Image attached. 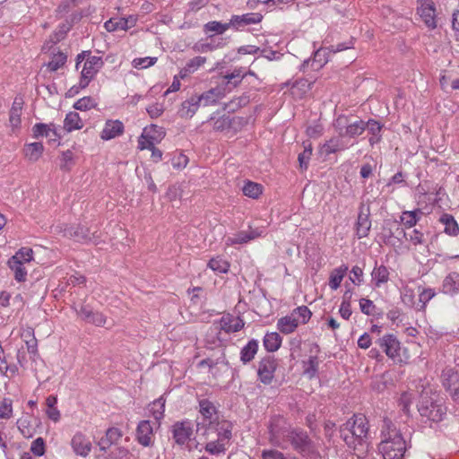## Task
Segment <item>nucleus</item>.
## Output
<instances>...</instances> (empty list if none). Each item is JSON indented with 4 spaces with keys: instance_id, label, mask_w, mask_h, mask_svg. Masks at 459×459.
<instances>
[{
    "instance_id": "obj_1",
    "label": "nucleus",
    "mask_w": 459,
    "mask_h": 459,
    "mask_svg": "<svg viewBox=\"0 0 459 459\" xmlns=\"http://www.w3.org/2000/svg\"><path fill=\"white\" fill-rule=\"evenodd\" d=\"M202 420L197 422V434L204 439V449L211 455H224L230 446L232 424L220 420L214 404L206 400L199 402Z\"/></svg>"
},
{
    "instance_id": "obj_2",
    "label": "nucleus",
    "mask_w": 459,
    "mask_h": 459,
    "mask_svg": "<svg viewBox=\"0 0 459 459\" xmlns=\"http://www.w3.org/2000/svg\"><path fill=\"white\" fill-rule=\"evenodd\" d=\"M284 420L281 417H277L272 420L270 423V442L275 446L285 447V445L281 442V437H287L288 441L290 442L293 448L300 453L303 456H307L308 459H319L320 455L307 434L304 431L298 430H283L281 424Z\"/></svg>"
},
{
    "instance_id": "obj_3",
    "label": "nucleus",
    "mask_w": 459,
    "mask_h": 459,
    "mask_svg": "<svg viewBox=\"0 0 459 459\" xmlns=\"http://www.w3.org/2000/svg\"><path fill=\"white\" fill-rule=\"evenodd\" d=\"M341 437L358 458H364L368 451V422L363 414H355L340 428Z\"/></svg>"
},
{
    "instance_id": "obj_4",
    "label": "nucleus",
    "mask_w": 459,
    "mask_h": 459,
    "mask_svg": "<svg viewBox=\"0 0 459 459\" xmlns=\"http://www.w3.org/2000/svg\"><path fill=\"white\" fill-rule=\"evenodd\" d=\"M381 442L378 449L384 459H403L406 452V443L400 430L389 419H384L381 427Z\"/></svg>"
},
{
    "instance_id": "obj_5",
    "label": "nucleus",
    "mask_w": 459,
    "mask_h": 459,
    "mask_svg": "<svg viewBox=\"0 0 459 459\" xmlns=\"http://www.w3.org/2000/svg\"><path fill=\"white\" fill-rule=\"evenodd\" d=\"M418 411L422 419L430 422H440L446 415L444 399L437 393L423 390L418 403Z\"/></svg>"
},
{
    "instance_id": "obj_6",
    "label": "nucleus",
    "mask_w": 459,
    "mask_h": 459,
    "mask_svg": "<svg viewBox=\"0 0 459 459\" xmlns=\"http://www.w3.org/2000/svg\"><path fill=\"white\" fill-rule=\"evenodd\" d=\"M82 61H84V63L81 72L79 86L84 89L102 67L103 61L100 56H91L90 52H82L79 54L76 58L77 70L80 68V65Z\"/></svg>"
},
{
    "instance_id": "obj_7",
    "label": "nucleus",
    "mask_w": 459,
    "mask_h": 459,
    "mask_svg": "<svg viewBox=\"0 0 459 459\" xmlns=\"http://www.w3.org/2000/svg\"><path fill=\"white\" fill-rule=\"evenodd\" d=\"M311 316L312 313L307 306L298 307L290 315L278 320L277 329L283 334L292 333L299 325L307 324Z\"/></svg>"
},
{
    "instance_id": "obj_8",
    "label": "nucleus",
    "mask_w": 459,
    "mask_h": 459,
    "mask_svg": "<svg viewBox=\"0 0 459 459\" xmlns=\"http://www.w3.org/2000/svg\"><path fill=\"white\" fill-rule=\"evenodd\" d=\"M56 230L63 233V236L68 238L74 239L78 242H92L94 244L98 243L100 235L98 230H94L91 232L90 228H87L82 224L76 225H57L56 227Z\"/></svg>"
},
{
    "instance_id": "obj_9",
    "label": "nucleus",
    "mask_w": 459,
    "mask_h": 459,
    "mask_svg": "<svg viewBox=\"0 0 459 459\" xmlns=\"http://www.w3.org/2000/svg\"><path fill=\"white\" fill-rule=\"evenodd\" d=\"M376 343L385 354L395 363H406L400 355L401 343L392 333H387L378 338Z\"/></svg>"
},
{
    "instance_id": "obj_10",
    "label": "nucleus",
    "mask_w": 459,
    "mask_h": 459,
    "mask_svg": "<svg viewBox=\"0 0 459 459\" xmlns=\"http://www.w3.org/2000/svg\"><path fill=\"white\" fill-rule=\"evenodd\" d=\"M166 132L163 127L151 125L143 128L138 138V149L143 151L160 143L165 137Z\"/></svg>"
},
{
    "instance_id": "obj_11",
    "label": "nucleus",
    "mask_w": 459,
    "mask_h": 459,
    "mask_svg": "<svg viewBox=\"0 0 459 459\" xmlns=\"http://www.w3.org/2000/svg\"><path fill=\"white\" fill-rule=\"evenodd\" d=\"M333 126L340 136L347 135L356 137L363 134L367 125L366 122L361 119L349 122L345 116H340L335 120Z\"/></svg>"
},
{
    "instance_id": "obj_12",
    "label": "nucleus",
    "mask_w": 459,
    "mask_h": 459,
    "mask_svg": "<svg viewBox=\"0 0 459 459\" xmlns=\"http://www.w3.org/2000/svg\"><path fill=\"white\" fill-rule=\"evenodd\" d=\"M277 360L273 356H266L259 361L258 365V378L264 384L269 385L274 377V372L277 368Z\"/></svg>"
},
{
    "instance_id": "obj_13",
    "label": "nucleus",
    "mask_w": 459,
    "mask_h": 459,
    "mask_svg": "<svg viewBox=\"0 0 459 459\" xmlns=\"http://www.w3.org/2000/svg\"><path fill=\"white\" fill-rule=\"evenodd\" d=\"M70 445L74 453L82 457H87L92 448L90 437L82 431L75 432L71 439Z\"/></svg>"
},
{
    "instance_id": "obj_14",
    "label": "nucleus",
    "mask_w": 459,
    "mask_h": 459,
    "mask_svg": "<svg viewBox=\"0 0 459 459\" xmlns=\"http://www.w3.org/2000/svg\"><path fill=\"white\" fill-rule=\"evenodd\" d=\"M122 436L123 433L119 429L115 427L108 429L105 436L102 437L97 444L100 452V456H103L110 451L112 446H116Z\"/></svg>"
},
{
    "instance_id": "obj_15",
    "label": "nucleus",
    "mask_w": 459,
    "mask_h": 459,
    "mask_svg": "<svg viewBox=\"0 0 459 459\" xmlns=\"http://www.w3.org/2000/svg\"><path fill=\"white\" fill-rule=\"evenodd\" d=\"M418 13L429 29L433 30L437 27L436 7L431 0H420Z\"/></svg>"
},
{
    "instance_id": "obj_16",
    "label": "nucleus",
    "mask_w": 459,
    "mask_h": 459,
    "mask_svg": "<svg viewBox=\"0 0 459 459\" xmlns=\"http://www.w3.org/2000/svg\"><path fill=\"white\" fill-rule=\"evenodd\" d=\"M193 435V425L190 421H178L172 426V436L178 445H185Z\"/></svg>"
},
{
    "instance_id": "obj_17",
    "label": "nucleus",
    "mask_w": 459,
    "mask_h": 459,
    "mask_svg": "<svg viewBox=\"0 0 459 459\" xmlns=\"http://www.w3.org/2000/svg\"><path fill=\"white\" fill-rule=\"evenodd\" d=\"M443 385L451 390L454 401L459 403V375L453 368H446L442 373Z\"/></svg>"
},
{
    "instance_id": "obj_18",
    "label": "nucleus",
    "mask_w": 459,
    "mask_h": 459,
    "mask_svg": "<svg viewBox=\"0 0 459 459\" xmlns=\"http://www.w3.org/2000/svg\"><path fill=\"white\" fill-rule=\"evenodd\" d=\"M153 428L150 420H142L136 429V439L143 446L153 444Z\"/></svg>"
},
{
    "instance_id": "obj_19",
    "label": "nucleus",
    "mask_w": 459,
    "mask_h": 459,
    "mask_svg": "<svg viewBox=\"0 0 459 459\" xmlns=\"http://www.w3.org/2000/svg\"><path fill=\"white\" fill-rule=\"evenodd\" d=\"M125 126L120 120H107L102 131L100 132V138L104 141H108L118 137L124 134Z\"/></svg>"
},
{
    "instance_id": "obj_20",
    "label": "nucleus",
    "mask_w": 459,
    "mask_h": 459,
    "mask_svg": "<svg viewBox=\"0 0 459 459\" xmlns=\"http://www.w3.org/2000/svg\"><path fill=\"white\" fill-rule=\"evenodd\" d=\"M219 324L220 329L227 333L238 332L245 325L243 319H241L239 316H234L230 314L222 316Z\"/></svg>"
},
{
    "instance_id": "obj_21",
    "label": "nucleus",
    "mask_w": 459,
    "mask_h": 459,
    "mask_svg": "<svg viewBox=\"0 0 459 459\" xmlns=\"http://www.w3.org/2000/svg\"><path fill=\"white\" fill-rule=\"evenodd\" d=\"M201 105L200 98H197V95H193L182 102L178 112V116L182 118H191L196 113Z\"/></svg>"
},
{
    "instance_id": "obj_22",
    "label": "nucleus",
    "mask_w": 459,
    "mask_h": 459,
    "mask_svg": "<svg viewBox=\"0 0 459 459\" xmlns=\"http://www.w3.org/2000/svg\"><path fill=\"white\" fill-rule=\"evenodd\" d=\"M23 100L22 98L16 97L13 102L9 112V126L14 132L21 126V116L22 112Z\"/></svg>"
},
{
    "instance_id": "obj_23",
    "label": "nucleus",
    "mask_w": 459,
    "mask_h": 459,
    "mask_svg": "<svg viewBox=\"0 0 459 459\" xmlns=\"http://www.w3.org/2000/svg\"><path fill=\"white\" fill-rule=\"evenodd\" d=\"M260 236L261 232L258 230H251L249 231H239L233 237H228L225 240V244L227 246L244 244Z\"/></svg>"
},
{
    "instance_id": "obj_24",
    "label": "nucleus",
    "mask_w": 459,
    "mask_h": 459,
    "mask_svg": "<svg viewBox=\"0 0 459 459\" xmlns=\"http://www.w3.org/2000/svg\"><path fill=\"white\" fill-rule=\"evenodd\" d=\"M442 291L452 296L459 293V273L451 272L445 277L442 283Z\"/></svg>"
},
{
    "instance_id": "obj_25",
    "label": "nucleus",
    "mask_w": 459,
    "mask_h": 459,
    "mask_svg": "<svg viewBox=\"0 0 459 459\" xmlns=\"http://www.w3.org/2000/svg\"><path fill=\"white\" fill-rule=\"evenodd\" d=\"M371 221L369 220V212H363L360 211L358 216L357 223H356V235L358 238H365L368 235L370 230Z\"/></svg>"
},
{
    "instance_id": "obj_26",
    "label": "nucleus",
    "mask_w": 459,
    "mask_h": 459,
    "mask_svg": "<svg viewBox=\"0 0 459 459\" xmlns=\"http://www.w3.org/2000/svg\"><path fill=\"white\" fill-rule=\"evenodd\" d=\"M347 272L348 266L345 264H342L341 266L331 271L328 281L331 290H336L341 286V283Z\"/></svg>"
},
{
    "instance_id": "obj_27",
    "label": "nucleus",
    "mask_w": 459,
    "mask_h": 459,
    "mask_svg": "<svg viewBox=\"0 0 459 459\" xmlns=\"http://www.w3.org/2000/svg\"><path fill=\"white\" fill-rule=\"evenodd\" d=\"M389 270L386 266L376 265L371 273L372 282L377 287L379 288L383 284H385L389 281Z\"/></svg>"
},
{
    "instance_id": "obj_28",
    "label": "nucleus",
    "mask_w": 459,
    "mask_h": 459,
    "mask_svg": "<svg viewBox=\"0 0 459 459\" xmlns=\"http://www.w3.org/2000/svg\"><path fill=\"white\" fill-rule=\"evenodd\" d=\"M224 96L223 90L221 88H213L201 95H197L200 98V102L204 106L214 105Z\"/></svg>"
},
{
    "instance_id": "obj_29",
    "label": "nucleus",
    "mask_w": 459,
    "mask_h": 459,
    "mask_svg": "<svg viewBox=\"0 0 459 459\" xmlns=\"http://www.w3.org/2000/svg\"><path fill=\"white\" fill-rule=\"evenodd\" d=\"M346 148V144L340 136L333 137L321 146V152L325 155H329L331 153L343 151Z\"/></svg>"
},
{
    "instance_id": "obj_30",
    "label": "nucleus",
    "mask_w": 459,
    "mask_h": 459,
    "mask_svg": "<svg viewBox=\"0 0 459 459\" xmlns=\"http://www.w3.org/2000/svg\"><path fill=\"white\" fill-rule=\"evenodd\" d=\"M83 127V122L77 112H69L64 120L63 129L70 133L74 130H79Z\"/></svg>"
},
{
    "instance_id": "obj_31",
    "label": "nucleus",
    "mask_w": 459,
    "mask_h": 459,
    "mask_svg": "<svg viewBox=\"0 0 459 459\" xmlns=\"http://www.w3.org/2000/svg\"><path fill=\"white\" fill-rule=\"evenodd\" d=\"M44 146L41 143H28L23 148V153L27 160L30 161H37L42 155Z\"/></svg>"
},
{
    "instance_id": "obj_32",
    "label": "nucleus",
    "mask_w": 459,
    "mask_h": 459,
    "mask_svg": "<svg viewBox=\"0 0 459 459\" xmlns=\"http://www.w3.org/2000/svg\"><path fill=\"white\" fill-rule=\"evenodd\" d=\"M206 62V57L204 56H195L190 59L186 65L180 70L179 76L181 78H185L187 75L195 72L199 67L203 66Z\"/></svg>"
},
{
    "instance_id": "obj_33",
    "label": "nucleus",
    "mask_w": 459,
    "mask_h": 459,
    "mask_svg": "<svg viewBox=\"0 0 459 459\" xmlns=\"http://www.w3.org/2000/svg\"><path fill=\"white\" fill-rule=\"evenodd\" d=\"M258 351V342L255 340H251L244 346L240 351V359L244 364L250 362Z\"/></svg>"
},
{
    "instance_id": "obj_34",
    "label": "nucleus",
    "mask_w": 459,
    "mask_h": 459,
    "mask_svg": "<svg viewBox=\"0 0 459 459\" xmlns=\"http://www.w3.org/2000/svg\"><path fill=\"white\" fill-rule=\"evenodd\" d=\"M439 221L445 225V232L446 234L450 236H457L459 234L458 223L451 214L444 213Z\"/></svg>"
},
{
    "instance_id": "obj_35",
    "label": "nucleus",
    "mask_w": 459,
    "mask_h": 459,
    "mask_svg": "<svg viewBox=\"0 0 459 459\" xmlns=\"http://www.w3.org/2000/svg\"><path fill=\"white\" fill-rule=\"evenodd\" d=\"M8 266L13 272L14 279L19 282H23L27 278V270L24 264L14 259L8 260Z\"/></svg>"
},
{
    "instance_id": "obj_36",
    "label": "nucleus",
    "mask_w": 459,
    "mask_h": 459,
    "mask_svg": "<svg viewBox=\"0 0 459 459\" xmlns=\"http://www.w3.org/2000/svg\"><path fill=\"white\" fill-rule=\"evenodd\" d=\"M56 403H57L56 396L49 395L47 397V399H46V405H47L46 414L51 420H53L55 422H57L61 417L60 411L56 407Z\"/></svg>"
},
{
    "instance_id": "obj_37",
    "label": "nucleus",
    "mask_w": 459,
    "mask_h": 459,
    "mask_svg": "<svg viewBox=\"0 0 459 459\" xmlns=\"http://www.w3.org/2000/svg\"><path fill=\"white\" fill-rule=\"evenodd\" d=\"M281 337L277 333H268L264 338V349L270 352L276 351L281 344Z\"/></svg>"
},
{
    "instance_id": "obj_38",
    "label": "nucleus",
    "mask_w": 459,
    "mask_h": 459,
    "mask_svg": "<svg viewBox=\"0 0 459 459\" xmlns=\"http://www.w3.org/2000/svg\"><path fill=\"white\" fill-rule=\"evenodd\" d=\"M13 416V400L4 397L0 402V419L8 420Z\"/></svg>"
},
{
    "instance_id": "obj_39",
    "label": "nucleus",
    "mask_w": 459,
    "mask_h": 459,
    "mask_svg": "<svg viewBox=\"0 0 459 459\" xmlns=\"http://www.w3.org/2000/svg\"><path fill=\"white\" fill-rule=\"evenodd\" d=\"M421 214L422 212L420 209L411 212H403L401 216V221L405 227L411 228L416 225L420 219V215Z\"/></svg>"
},
{
    "instance_id": "obj_40",
    "label": "nucleus",
    "mask_w": 459,
    "mask_h": 459,
    "mask_svg": "<svg viewBox=\"0 0 459 459\" xmlns=\"http://www.w3.org/2000/svg\"><path fill=\"white\" fill-rule=\"evenodd\" d=\"M208 267L215 273H225L230 269V264L223 258L217 256L209 261Z\"/></svg>"
},
{
    "instance_id": "obj_41",
    "label": "nucleus",
    "mask_w": 459,
    "mask_h": 459,
    "mask_svg": "<svg viewBox=\"0 0 459 459\" xmlns=\"http://www.w3.org/2000/svg\"><path fill=\"white\" fill-rule=\"evenodd\" d=\"M243 194L253 199H256L260 196L263 191L262 185L252 181H247L243 186Z\"/></svg>"
},
{
    "instance_id": "obj_42",
    "label": "nucleus",
    "mask_w": 459,
    "mask_h": 459,
    "mask_svg": "<svg viewBox=\"0 0 459 459\" xmlns=\"http://www.w3.org/2000/svg\"><path fill=\"white\" fill-rule=\"evenodd\" d=\"M67 56L65 54L62 52H57L54 54L51 57V60L48 63V68L50 72H56L59 68L65 65L66 63Z\"/></svg>"
},
{
    "instance_id": "obj_43",
    "label": "nucleus",
    "mask_w": 459,
    "mask_h": 459,
    "mask_svg": "<svg viewBox=\"0 0 459 459\" xmlns=\"http://www.w3.org/2000/svg\"><path fill=\"white\" fill-rule=\"evenodd\" d=\"M149 410L155 420H160L164 416L165 400L162 397L155 400L152 403L150 404Z\"/></svg>"
},
{
    "instance_id": "obj_44",
    "label": "nucleus",
    "mask_w": 459,
    "mask_h": 459,
    "mask_svg": "<svg viewBox=\"0 0 459 459\" xmlns=\"http://www.w3.org/2000/svg\"><path fill=\"white\" fill-rule=\"evenodd\" d=\"M230 27V23H222L220 22L212 21L209 22L204 26V31L205 33L214 32L217 34H222Z\"/></svg>"
},
{
    "instance_id": "obj_45",
    "label": "nucleus",
    "mask_w": 459,
    "mask_h": 459,
    "mask_svg": "<svg viewBox=\"0 0 459 459\" xmlns=\"http://www.w3.org/2000/svg\"><path fill=\"white\" fill-rule=\"evenodd\" d=\"M10 259H14L22 264L30 263L33 259V251L30 247H22Z\"/></svg>"
},
{
    "instance_id": "obj_46",
    "label": "nucleus",
    "mask_w": 459,
    "mask_h": 459,
    "mask_svg": "<svg viewBox=\"0 0 459 459\" xmlns=\"http://www.w3.org/2000/svg\"><path fill=\"white\" fill-rule=\"evenodd\" d=\"M104 27L108 32L126 30V22H123V18H110L104 23Z\"/></svg>"
},
{
    "instance_id": "obj_47",
    "label": "nucleus",
    "mask_w": 459,
    "mask_h": 459,
    "mask_svg": "<svg viewBox=\"0 0 459 459\" xmlns=\"http://www.w3.org/2000/svg\"><path fill=\"white\" fill-rule=\"evenodd\" d=\"M312 155V145L308 143L304 146V151L299 154L298 160L301 170H306L308 167V162Z\"/></svg>"
},
{
    "instance_id": "obj_48",
    "label": "nucleus",
    "mask_w": 459,
    "mask_h": 459,
    "mask_svg": "<svg viewBox=\"0 0 459 459\" xmlns=\"http://www.w3.org/2000/svg\"><path fill=\"white\" fill-rule=\"evenodd\" d=\"M262 458L263 459H299L298 457L290 455V454H283L278 450L274 449H269V450H264L262 452Z\"/></svg>"
},
{
    "instance_id": "obj_49",
    "label": "nucleus",
    "mask_w": 459,
    "mask_h": 459,
    "mask_svg": "<svg viewBox=\"0 0 459 459\" xmlns=\"http://www.w3.org/2000/svg\"><path fill=\"white\" fill-rule=\"evenodd\" d=\"M318 368V360L316 356H312L307 361L304 362V373L312 378L316 376Z\"/></svg>"
},
{
    "instance_id": "obj_50",
    "label": "nucleus",
    "mask_w": 459,
    "mask_h": 459,
    "mask_svg": "<svg viewBox=\"0 0 459 459\" xmlns=\"http://www.w3.org/2000/svg\"><path fill=\"white\" fill-rule=\"evenodd\" d=\"M328 48H320L315 53V56L312 62V67L314 69H319L321 68L325 63H327L328 59L323 57L325 56V55H329Z\"/></svg>"
},
{
    "instance_id": "obj_51",
    "label": "nucleus",
    "mask_w": 459,
    "mask_h": 459,
    "mask_svg": "<svg viewBox=\"0 0 459 459\" xmlns=\"http://www.w3.org/2000/svg\"><path fill=\"white\" fill-rule=\"evenodd\" d=\"M96 106L97 103L91 97H83L74 103V108L77 110L86 111Z\"/></svg>"
},
{
    "instance_id": "obj_52",
    "label": "nucleus",
    "mask_w": 459,
    "mask_h": 459,
    "mask_svg": "<svg viewBox=\"0 0 459 459\" xmlns=\"http://www.w3.org/2000/svg\"><path fill=\"white\" fill-rule=\"evenodd\" d=\"M129 451L124 446H115L105 459H129Z\"/></svg>"
},
{
    "instance_id": "obj_53",
    "label": "nucleus",
    "mask_w": 459,
    "mask_h": 459,
    "mask_svg": "<svg viewBox=\"0 0 459 459\" xmlns=\"http://www.w3.org/2000/svg\"><path fill=\"white\" fill-rule=\"evenodd\" d=\"M157 62V57H139L134 58L132 65L136 69H145L153 65Z\"/></svg>"
},
{
    "instance_id": "obj_54",
    "label": "nucleus",
    "mask_w": 459,
    "mask_h": 459,
    "mask_svg": "<svg viewBox=\"0 0 459 459\" xmlns=\"http://www.w3.org/2000/svg\"><path fill=\"white\" fill-rule=\"evenodd\" d=\"M245 77L242 74L241 69H235L232 73L224 75V79L227 81V84H232L233 87H237Z\"/></svg>"
},
{
    "instance_id": "obj_55",
    "label": "nucleus",
    "mask_w": 459,
    "mask_h": 459,
    "mask_svg": "<svg viewBox=\"0 0 459 459\" xmlns=\"http://www.w3.org/2000/svg\"><path fill=\"white\" fill-rule=\"evenodd\" d=\"M87 322L99 327L105 326L107 324V316L101 312L93 311L90 318L87 319Z\"/></svg>"
},
{
    "instance_id": "obj_56",
    "label": "nucleus",
    "mask_w": 459,
    "mask_h": 459,
    "mask_svg": "<svg viewBox=\"0 0 459 459\" xmlns=\"http://www.w3.org/2000/svg\"><path fill=\"white\" fill-rule=\"evenodd\" d=\"M45 441L42 437H38L32 441L30 452L36 456H41L45 454Z\"/></svg>"
},
{
    "instance_id": "obj_57",
    "label": "nucleus",
    "mask_w": 459,
    "mask_h": 459,
    "mask_svg": "<svg viewBox=\"0 0 459 459\" xmlns=\"http://www.w3.org/2000/svg\"><path fill=\"white\" fill-rule=\"evenodd\" d=\"M359 308L363 314L367 316H371L375 312L376 306L374 305L372 300L366 298H362L359 299Z\"/></svg>"
},
{
    "instance_id": "obj_58",
    "label": "nucleus",
    "mask_w": 459,
    "mask_h": 459,
    "mask_svg": "<svg viewBox=\"0 0 459 459\" xmlns=\"http://www.w3.org/2000/svg\"><path fill=\"white\" fill-rule=\"evenodd\" d=\"M435 295H436V292H435L434 289H431V288L423 289L419 294V300L420 303H422L421 308H425L426 304L431 299H433L435 297Z\"/></svg>"
},
{
    "instance_id": "obj_59",
    "label": "nucleus",
    "mask_w": 459,
    "mask_h": 459,
    "mask_svg": "<svg viewBox=\"0 0 459 459\" xmlns=\"http://www.w3.org/2000/svg\"><path fill=\"white\" fill-rule=\"evenodd\" d=\"M350 280L356 285H360L363 281V269L355 265L351 270Z\"/></svg>"
},
{
    "instance_id": "obj_60",
    "label": "nucleus",
    "mask_w": 459,
    "mask_h": 459,
    "mask_svg": "<svg viewBox=\"0 0 459 459\" xmlns=\"http://www.w3.org/2000/svg\"><path fill=\"white\" fill-rule=\"evenodd\" d=\"M230 127V119L229 117H221L213 123V129L215 131L222 132Z\"/></svg>"
},
{
    "instance_id": "obj_61",
    "label": "nucleus",
    "mask_w": 459,
    "mask_h": 459,
    "mask_svg": "<svg viewBox=\"0 0 459 459\" xmlns=\"http://www.w3.org/2000/svg\"><path fill=\"white\" fill-rule=\"evenodd\" d=\"M243 23L246 25L256 24L262 21V14L259 13H250L241 15Z\"/></svg>"
},
{
    "instance_id": "obj_62",
    "label": "nucleus",
    "mask_w": 459,
    "mask_h": 459,
    "mask_svg": "<svg viewBox=\"0 0 459 459\" xmlns=\"http://www.w3.org/2000/svg\"><path fill=\"white\" fill-rule=\"evenodd\" d=\"M73 159H74V153L72 151L70 150H67L65 152H62V155H61V169H65V170H69L70 169V165L73 161Z\"/></svg>"
},
{
    "instance_id": "obj_63",
    "label": "nucleus",
    "mask_w": 459,
    "mask_h": 459,
    "mask_svg": "<svg viewBox=\"0 0 459 459\" xmlns=\"http://www.w3.org/2000/svg\"><path fill=\"white\" fill-rule=\"evenodd\" d=\"M48 126L49 127L48 128L47 134L45 136L48 138L49 142L59 143V140L61 139V134L57 131V128L56 127L55 124L50 123L48 124Z\"/></svg>"
},
{
    "instance_id": "obj_64",
    "label": "nucleus",
    "mask_w": 459,
    "mask_h": 459,
    "mask_svg": "<svg viewBox=\"0 0 459 459\" xmlns=\"http://www.w3.org/2000/svg\"><path fill=\"white\" fill-rule=\"evenodd\" d=\"M48 125L43 123H38L32 127V135L35 139H38L41 136H45L47 134Z\"/></svg>"
}]
</instances>
